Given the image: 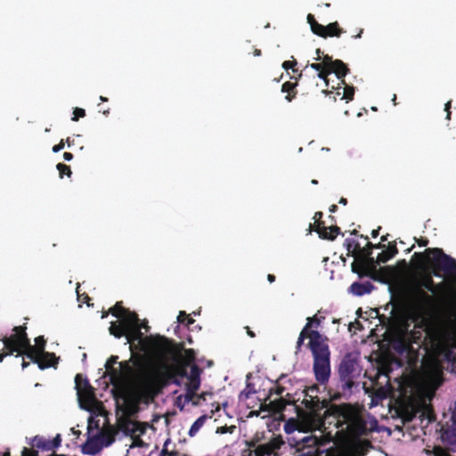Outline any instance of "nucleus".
Segmentation results:
<instances>
[{"instance_id":"1","label":"nucleus","mask_w":456,"mask_h":456,"mask_svg":"<svg viewBox=\"0 0 456 456\" xmlns=\"http://www.w3.org/2000/svg\"><path fill=\"white\" fill-rule=\"evenodd\" d=\"M408 305L418 323L410 332L399 331L393 346L411 366L420 360L421 369L403 377L398 388L411 403L419 401L412 419L419 414L428 424L433 415L428 402L442 383L443 362L456 359V314L429 320L435 300L422 288L411 291Z\"/></svg>"},{"instance_id":"2","label":"nucleus","mask_w":456,"mask_h":456,"mask_svg":"<svg viewBox=\"0 0 456 456\" xmlns=\"http://www.w3.org/2000/svg\"><path fill=\"white\" fill-rule=\"evenodd\" d=\"M162 378L159 370H144L135 379H121L115 383V401L123 415L118 419L119 429L131 437L130 449L147 447L150 433L154 428L147 422L130 419L140 410V404L148 405L160 392Z\"/></svg>"},{"instance_id":"3","label":"nucleus","mask_w":456,"mask_h":456,"mask_svg":"<svg viewBox=\"0 0 456 456\" xmlns=\"http://www.w3.org/2000/svg\"><path fill=\"white\" fill-rule=\"evenodd\" d=\"M162 378L159 370H144L135 379H121L115 383V401L123 415L118 419L119 429L131 437L130 449L147 447L150 433L154 428L147 422L130 419L140 410V404L148 405L160 392Z\"/></svg>"},{"instance_id":"4","label":"nucleus","mask_w":456,"mask_h":456,"mask_svg":"<svg viewBox=\"0 0 456 456\" xmlns=\"http://www.w3.org/2000/svg\"><path fill=\"white\" fill-rule=\"evenodd\" d=\"M178 362L172 368L171 382L178 387L175 391V404L180 409L186 407L201 406L212 398L209 392L198 393L200 387V375L202 370L194 363L195 352L192 349H184L177 354Z\"/></svg>"},{"instance_id":"5","label":"nucleus","mask_w":456,"mask_h":456,"mask_svg":"<svg viewBox=\"0 0 456 456\" xmlns=\"http://www.w3.org/2000/svg\"><path fill=\"white\" fill-rule=\"evenodd\" d=\"M13 334L10 337H4L2 341L10 353L17 352V356L25 354L34 362L38 364L40 369L54 367L58 362L54 354L45 351V340L44 337L39 336L35 339L36 345L32 346L22 327H15Z\"/></svg>"},{"instance_id":"6","label":"nucleus","mask_w":456,"mask_h":456,"mask_svg":"<svg viewBox=\"0 0 456 456\" xmlns=\"http://www.w3.org/2000/svg\"><path fill=\"white\" fill-rule=\"evenodd\" d=\"M75 383L80 407L91 413L88 418L87 431L89 428L94 432H96V430H114L111 426L106 425L102 404L95 398L93 388L87 380L77 374Z\"/></svg>"},{"instance_id":"7","label":"nucleus","mask_w":456,"mask_h":456,"mask_svg":"<svg viewBox=\"0 0 456 456\" xmlns=\"http://www.w3.org/2000/svg\"><path fill=\"white\" fill-rule=\"evenodd\" d=\"M110 313L118 320L110 322V333L118 338L125 336L126 344H141L143 335L141 330L144 328L147 330V326L140 323L137 315L124 308L119 303L110 309Z\"/></svg>"},{"instance_id":"8","label":"nucleus","mask_w":456,"mask_h":456,"mask_svg":"<svg viewBox=\"0 0 456 456\" xmlns=\"http://www.w3.org/2000/svg\"><path fill=\"white\" fill-rule=\"evenodd\" d=\"M330 411L338 428L335 436L355 437L364 434L368 429L360 413L352 406H334Z\"/></svg>"},{"instance_id":"9","label":"nucleus","mask_w":456,"mask_h":456,"mask_svg":"<svg viewBox=\"0 0 456 456\" xmlns=\"http://www.w3.org/2000/svg\"><path fill=\"white\" fill-rule=\"evenodd\" d=\"M309 346L314 355V370L318 382L325 383L330 375V350L326 339L318 332L310 333Z\"/></svg>"},{"instance_id":"10","label":"nucleus","mask_w":456,"mask_h":456,"mask_svg":"<svg viewBox=\"0 0 456 456\" xmlns=\"http://www.w3.org/2000/svg\"><path fill=\"white\" fill-rule=\"evenodd\" d=\"M322 64L325 69H327V70H330V74L335 73L338 79L341 80V84L343 85V86H332L331 90H323L322 92L325 94L330 95L334 93L333 90H335L336 92L333 97L334 100L337 99V96H340V99H346L347 101L352 100L354 94V87L346 85L343 79L348 72V69L346 64L340 60L332 61L331 57L329 55H325L322 58Z\"/></svg>"},{"instance_id":"11","label":"nucleus","mask_w":456,"mask_h":456,"mask_svg":"<svg viewBox=\"0 0 456 456\" xmlns=\"http://www.w3.org/2000/svg\"><path fill=\"white\" fill-rule=\"evenodd\" d=\"M118 357L117 356H111L106 362L105 368L108 371L111 372V382L113 385V395L115 396V383L121 379H135L142 370H157L154 368L144 366L141 360H134L133 361V364H131L129 362H120V369L122 370L121 375L117 374V370L113 368V365L117 362Z\"/></svg>"},{"instance_id":"12","label":"nucleus","mask_w":456,"mask_h":456,"mask_svg":"<svg viewBox=\"0 0 456 456\" xmlns=\"http://www.w3.org/2000/svg\"><path fill=\"white\" fill-rule=\"evenodd\" d=\"M87 441L82 446V452L85 454L94 455L98 453L103 447L110 445L114 442V430H96L87 431Z\"/></svg>"},{"instance_id":"13","label":"nucleus","mask_w":456,"mask_h":456,"mask_svg":"<svg viewBox=\"0 0 456 456\" xmlns=\"http://www.w3.org/2000/svg\"><path fill=\"white\" fill-rule=\"evenodd\" d=\"M324 426L322 419L313 412L303 413L299 415L297 420L290 419L284 425V431L291 434L296 430L299 432H308L313 430H321Z\"/></svg>"},{"instance_id":"14","label":"nucleus","mask_w":456,"mask_h":456,"mask_svg":"<svg viewBox=\"0 0 456 456\" xmlns=\"http://www.w3.org/2000/svg\"><path fill=\"white\" fill-rule=\"evenodd\" d=\"M427 257L434 268L439 269L446 274L456 272V261L439 248L428 249Z\"/></svg>"},{"instance_id":"15","label":"nucleus","mask_w":456,"mask_h":456,"mask_svg":"<svg viewBox=\"0 0 456 456\" xmlns=\"http://www.w3.org/2000/svg\"><path fill=\"white\" fill-rule=\"evenodd\" d=\"M339 376L344 389H350L354 384V379L359 375L357 362L350 356L343 358L338 369Z\"/></svg>"},{"instance_id":"16","label":"nucleus","mask_w":456,"mask_h":456,"mask_svg":"<svg viewBox=\"0 0 456 456\" xmlns=\"http://www.w3.org/2000/svg\"><path fill=\"white\" fill-rule=\"evenodd\" d=\"M333 439V436L329 432L325 438L316 436H306L297 443L298 451H302L305 456H316L319 453V446L324 445L327 442Z\"/></svg>"},{"instance_id":"17","label":"nucleus","mask_w":456,"mask_h":456,"mask_svg":"<svg viewBox=\"0 0 456 456\" xmlns=\"http://www.w3.org/2000/svg\"><path fill=\"white\" fill-rule=\"evenodd\" d=\"M283 441L280 437H274L266 444L257 445L254 452L256 456H269L276 454V452L281 448Z\"/></svg>"},{"instance_id":"18","label":"nucleus","mask_w":456,"mask_h":456,"mask_svg":"<svg viewBox=\"0 0 456 456\" xmlns=\"http://www.w3.org/2000/svg\"><path fill=\"white\" fill-rule=\"evenodd\" d=\"M444 445L451 451L456 452V423L444 430L441 436Z\"/></svg>"},{"instance_id":"19","label":"nucleus","mask_w":456,"mask_h":456,"mask_svg":"<svg viewBox=\"0 0 456 456\" xmlns=\"http://www.w3.org/2000/svg\"><path fill=\"white\" fill-rule=\"evenodd\" d=\"M373 289V286L370 282L367 281L364 283L361 282H354L350 288L349 291L355 296H362L364 294L370 293Z\"/></svg>"},{"instance_id":"20","label":"nucleus","mask_w":456,"mask_h":456,"mask_svg":"<svg viewBox=\"0 0 456 456\" xmlns=\"http://www.w3.org/2000/svg\"><path fill=\"white\" fill-rule=\"evenodd\" d=\"M212 418L211 415H208V414H204V415H201L200 418H198L193 423L192 425L191 426L190 429H189V432H188V435L191 436V437H193L195 436L199 432L200 430L204 427V425L208 421L210 420Z\"/></svg>"},{"instance_id":"21","label":"nucleus","mask_w":456,"mask_h":456,"mask_svg":"<svg viewBox=\"0 0 456 456\" xmlns=\"http://www.w3.org/2000/svg\"><path fill=\"white\" fill-rule=\"evenodd\" d=\"M390 390L388 387H379L376 390L372 395L370 406L374 407L381 403L382 400L387 399L389 396Z\"/></svg>"},{"instance_id":"22","label":"nucleus","mask_w":456,"mask_h":456,"mask_svg":"<svg viewBox=\"0 0 456 456\" xmlns=\"http://www.w3.org/2000/svg\"><path fill=\"white\" fill-rule=\"evenodd\" d=\"M338 230L339 228L337 226L327 228L318 225L316 228V232L319 233L320 237L330 240H333L338 235Z\"/></svg>"},{"instance_id":"23","label":"nucleus","mask_w":456,"mask_h":456,"mask_svg":"<svg viewBox=\"0 0 456 456\" xmlns=\"http://www.w3.org/2000/svg\"><path fill=\"white\" fill-rule=\"evenodd\" d=\"M308 67L318 71V77L324 81L325 86L328 87L329 86L328 76L330 74V70H327V69H325L322 63H312L310 65H307L305 67V69Z\"/></svg>"},{"instance_id":"24","label":"nucleus","mask_w":456,"mask_h":456,"mask_svg":"<svg viewBox=\"0 0 456 456\" xmlns=\"http://www.w3.org/2000/svg\"><path fill=\"white\" fill-rule=\"evenodd\" d=\"M307 21H308V23L310 24V26H311V29H312V31H313L314 34H316V35H318V36H324V35H325V33H324V26H322V25L319 24V23L315 20V19H314V15H312V14H308V15H307Z\"/></svg>"},{"instance_id":"25","label":"nucleus","mask_w":456,"mask_h":456,"mask_svg":"<svg viewBox=\"0 0 456 456\" xmlns=\"http://www.w3.org/2000/svg\"><path fill=\"white\" fill-rule=\"evenodd\" d=\"M324 33L325 35L322 36L323 37L327 36L339 37L342 30L338 28V22H333L329 24L327 27H324Z\"/></svg>"},{"instance_id":"26","label":"nucleus","mask_w":456,"mask_h":456,"mask_svg":"<svg viewBox=\"0 0 456 456\" xmlns=\"http://www.w3.org/2000/svg\"><path fill=\"white\" fill-rule=\"evenodd\" d=\"M321 322H322V318L318 317V315L315 314L313 317H308L307 318V323L305 324V326L304 328H305V330L309 331L310 328H312V327H318L320 325Z\"/></svg>"},{"instance_id":"27","label":"nucleus","mask_w":456,"mask_h":456,"mask_svg":"<svg viewBox=\"0 0 456 456\" xmlns=\"http://www.w3.org/2000/svg\"><path fill=\"white\" fill-rule=\"evenodd\" d=\"M177 322L182 324H185L186 326H189L190 324L194 322V320L191 317H189L185 312H180L179 315L177 316Z\"/></svg>"},{"instance_id":"28","label":"nucleus","mask_w":456,"mask_h":456,"mask_svg":"<svg viewBox=\"0 0 456 456\" xmlns=\"http://www.w3.org/2000/svg\"><path fill=\"white\" fill-rule=\"evenodd\" d=\"M397 250L396 248H393L390 250L389 253L387 252H382L381 254H379V256H378V259L380 261V262H386L387 261L390 257L394 256L395 254H396Z\"/></svg>"},{"instance_id":"29","label":"nucleus","mask_w":456,"mask_h":456,"mask_svg":"<svg viewBox=\"0 0 456 456\" xmlns=\"http://www.w3.org/2000/svg\"><path fill=\"white\" fill-rule=\"evenodd\" d=\"M57 169L60 172L61 177H62L63 174H66L68 176H70V175H71V170H70L69 167L65 164L59 163L57 165Z\"/></svg>"},{"instance_id":"30","label":"nucleus","mask_w":456,"mask_h":456,"mask_svg":"<svg viewBox=\"0 0 456 456\" xmlns=\"http://www.w3.org/2000/svg\"><path fill=\"white\" fill-rule=\"evenodd\" d=\"M313 330H311V331L305 330V328L302 330V331L298 337L297 342V348H299L301 346V345L303 344V342L306 337H308L310 338V333Z\"/></svg>"},{"instance_id":"31","label":"nucleus","mask_w":456,"mask_h":456,"mask_svg":"<svg viewBox=\"0 0 456 456\" xmlns=\"http://www.w3.org/2000/svg\"><path fill=\"white\" fill-rule=\"evenodd\" d=\"M422 286L431 292H435L433 280L428 277L422 281Z\"/></svg>"},{"instance_id":"32","label":"nucleus","mask_w":456,"mask_h":456,"mask_svg":"<svg viewBox=\"0 0 456 456\" xmlns=\"http://www.w3.org/2000/svg\"><path fill=\"white\" fill-rule=\"evenodd\" d=\"M73 114H74V117L72 118V120H73V121H77V120L78 119V118H83V117H85V115H86V111H85V110H83V109L76 108V109L74 110Z\"/></svg>"},{"instance_id":"33","label":"nucleus","mask_w":456,"mask_h":456,"mask_svg":"<svg viewBox=\"0 0 456 456\" xmlns=\"http://www.w3.org/2000/svg\"><path fill=\"white\" fill-rule=\"evenodd\" d=\"M295 85L290 82H286L282 85V92L289 94L294 89Z\"/></svg>"},{"instance_id":"34","label":"nucleus","mask_w":456,"mask_h":456,"mask_svg":"<svg viewBox=\"0 0 456 456\" xmlns=\"http://www.w3.org/2000/svg\"><path fill=\"white\" fill-rule=\"evenodd\" d=\"M4 456H9V452L4 453ZM22 456H37V453L36 452L24 448L22 452Z\"/></svg>"},{"instance_id":"35","label":"nucleus","mask_w":456,"mask_h":456,"mask_svg":"<svg viewBox=\"0 0 456 456\" xmlns=\"http://www.w3.org/2000/svg\"><path fill=\"white\" fill-rule=\"evenodd\" d=\"M63 148H64V141H63V140H61V141L60 142V143H59V144L54 145V146L53 147V152H58V151H60L61 150H62Z\"/></svg>"},{"instance_id":"36","label":"nucleus","mask_w":456,"mask_h":456,"mask_svg":"<svg viewBox=\"0 0 456 456\" xmlns=\"http://www.w3.org/2000/svg\"><path fill=\"white\" fill-rule=\"evenodd\" d=\"M159 456H180L176 452H167L166 451H162Z\"/></svg>"},{"instance_id":"37","label":"nucleus","mask_w":456,"mask_h":456,"mask_svg":"<svg viewBox=\"0 0 456 456\" xmlns=\"http://www.w3.org/2000/svg\"><path fill=\"white\" fill-rule=\"evenodd\" d=\"M294 64H295V62H293V61H286L283 62L282 67L285 69H289L292 68L294 66Z\"/></svg>"},{"instance_id":"38","label":"nucleus","mask_w":456,"mask_h":456,"mask_svg":"<svg viewBox=\"0 0 456 456\" xmlns=\"http://www.w3.org/2000/svg\"><path fill=\"white\" fill-rule=\"evenodd\" d=\"M450 107H451V102L449 101V102L445 104V110L447 111V116H446V118H447V119H450V118H451V112L449 111Z\"/></svg>"},{"instance_id":"39","label":"nucleus","mask_w":456,"mask_h":456,"mask_svg":"<svg viewBox=\"0 0 456 456\" xmlns=\"http://www.w3.org/2000/svg\"><path fill=\"white\" fill-rule=\"evenodd\" d=\"M63 158L66 161H70L73 159V155L69 152H65Z\"/></svg>"},{"instance_id":"40","label":"nucleus","mask_w":456,"mask_h":456,"mask_svg":"<svg viewBox=\"0 0 456 456\" xmlns=\"http://www.w3.org/2000/svg\"><path fill=\"white\" fill-rule=\"evenodd\" d=\"M452 419L453 420V423H456V402L454 403V407H453V410H452Z\"/></svg>"},{"instance_id":"41","label":"nucleus","mask_w":456,"mask_h":456,"mask_svg":"<svg viewBox=\"0 0 456 456\" xmlns=\"http://www.w3.org/2000/svg\"><path fill=\"white\" fill-rule=\"evenodd\" d=\"M315 53H316V56L314 57V60H316V61H320V60H322V56H321V50H320V49H317V50H316V52H315Z\"/></svg>"},{"instance_id":"42","label":"nucleus","mask_w":456,"mask_h":456,"mask_svg":"<svg viewBox=\"0 0 456 456\" xmlns=\"http://www.w3.org/2000/svg\"><path fill=\"white\" fill-rule=\"evenodd\" d=\"M77 293H78V291L77 290ZM77 299L78 301L80 302H86V300L88 299V297L87 296H85L84 298L82 299L81 296L79 294H77Z\"/></svg>"},{"instance_id":"43","label":"nucleus","mask_w":456,"mask_h":456,"mask_svg":"<svg viewBox=\"0 0 456 456\" xmlns=\"http://www.w3.org/2000/svg\"><path fill=\"white\" fill-rule=\"evenodd\" d=\"M9 352H11V350L9 349ZM12 353H8V354H12ZM7 355L6 353H1L0 354V362H3L4 358Z\"/></svg>"},{"instance_id":"44","label":"nucleus","mask_w":456,"mask_h":456,"mask_svg":"<svg viewBox=\"0 0 456 456\" xmlns=\"http://www.w3.org/2000/svg\"><path fill=\"white\" fill-rule=\"evenodd\" d=\"M322 214L321 212L315 213V215H314L315 221L317 222L322 217Z\"/></svg>"},{"instance_id":"45","label":"nucleus","mask_w":456,"mask_h":456,"mask_svg":"<svg viewBox=\"0 0 456 456\" xmlns=\"http://www.w3.org/2000/svg\"><path fill=\"white\" fill-rule=\"evenodd\" d=\"M268 281H269L270 282H273V281H274V275H273V274H269V275H268Z\"/></svg>"},{"instance_id":"46","label":"nucleus","mask_w":456,"mask_h":456,"mask_svg":"<svg viewBox=\"0 0 456 456\" xmlns=\"http://www.w3.org/2000/svg\"><path fill=\"white\" fill-rule=\"evenodd\" d=\"M362 34V29L360 30V32L354 37L355 38H360Z\"/></svg>"},{"instance_id":"47","label":"nucleus","mask_w":456,"mask_h":456,"mask_svg":"<svg viewBox=\"0 0 456 456\" xmlns=\"http://www.w3.org/2000/svg\"><path fill=\"white\" fill-rule=\"evenodd\" d=\"M337 208V206L336 205H332L330 208V212H334Z\"/></svg>"},{"instance_id":"48","label":"nucleus","mask_w":456,"mask_h":456,"mask_svg":"<svg viewBox=\"0 0 456 456\" xmlns=\"http://www.w3.org/2000/svg\"><path fill=\"white\" fill-rule=\"evenodd\" d=\"M378 234H379V231H378V230H374V231L372 232V236H373V237L378 236Z\"/></svg>"},{"instance_id":"49","label":"nucleus","mask_w":456,"mask_h":456,"mask_svg":"<svg viewBox=\"0 0 456 456\" xmlns=\"http://www.w3.org/2000/svg\"><path fill=\"white\" fill-rule=\"evenodd\" d=\"M28 365V363L23 360L22 368L25 369Z\"/></svg>"},{"instance_id":"50","label":"nucleus","mask_w":456,"mask_h":456,"mask_svg":"<svg viewBox=\"0 0 456 456\" xmlns=\"http://www.w3.org/2000/svg\"><path fill=\"white\" fill-rule=\"evenodd\" d=\"M100 100L102 102H107L108 101V99L106 97H104V96H100Z\"/></svg>"},{"instance_id":"51","label":"nucleus","mask_w":456,"mask_h":456,"mask_svg":"<svg viewBox=\"0 0 456 456\" xmlns=\"http://www.w3.org/2000/svg\"><path fill=\"white\" fill-rule=\"evenodd\" d=\"M260 54H261L260 50H256V51H255V55H256V56H259Z\"/></svg>"},{"instance_id":"52","label":"nucleus","mask_w":456,"mask_h":456,"mask_svg":"<svg viewBox=\"0 0 456 456\" xmlns=\"http://www.w3.org/2000/svg\"><path fill=\"white\" fill-rule=\"evenodd\" d=\"M341 204H346V200L342 198L339 201Z\"/></svg>"},{"instance_id":"53","label":"nucleus","mask_w":456,"mask_h":456,"mask_svg":"<svg viewBox=\"0 0 456 456\" xmlns=\"http://www.w3.org/2000/svg\"><path fill=\"white\" fill-rule=\"evenodd\" d=\"M392 101H393L394 104L395 105L396 104V102H395L396 95L395 94H394Z\"/></svg>"},{"instance_id":"54","label":"nucleus","mask_w":456,"mask_h":456,"mask_svg":"<svg viewBox=\"0 0 456 456\" xmlns=\"http://www.w3.org/2000/svg\"><path fill=\"white\" fill-rule=\"evenodd\" d=\"M286 99H287L289 102H290L292 98H291V96H290L289 94H288V95L286 96Z\"/></svg>"},{"instance_id":"55","label":"nucleus","mask_w":456,"mask_h":456,"mask_svg":"<svg viewBox=\"0 0 456 456\" xmlns=\"http://www.w3.org/2000/svg\"><path fill=\"white\" fill-rule=\"evenodd\" d=\"M421 246H426L427 245V241H421Z\"/></svg>"},{"instance_id":"56","label":"nucleus","mask_w":456,"mask_h":456,"mask_svg":"<svg viewBox=\"0 0 456 456\" xmlns=\"http://www.w3.org/2000/svg\"><path fill=\"white\" fill-rule=\"evenodd\" d=\"M421 246H426L427 245V241H421Z\"/></svg>"},{"instance_id":"57","label":"nucleus","mask_w":456,"mask_h":456,"mask_svg":"<svg viewBox=\"0 0 456 456\" xmlns=\"http://www.w3.org/2000/svg\"><path fill=\"white\" fill-rule=\"evenodd\" d=\"M312 183L316 184L317 181L314 179V180H312Z\"/></svg>"},{"instance_id":"58","label":"nucleus","mask_w":456,"mask_h":456,"mask_svg":"<svg viewBox=\"0 0 456 456\" xmlns=\"http://www.w3.org/2000/svg\"><path fill=\"white\" fill-rule=\"evenodd\" d=\"M322 151H329V149L328 148H322Z\"/></svg>"},{"instance_id":"59","label":"nucleus","mask_w":456,"mask_h":456,"mask_svg":"<svg viewBox=\"0 0 456 456\" xmlns=\"http://www.w3.org/2000/svg\"><path fill=\"white\" fill-rule=\"evenodd\" d=\"M109 113V110H106L103 112L104 115H107Z\"/></svg>"},{"instance_id":"60","label":"nucleus","mask_w":456,"mask_h":456,"mask_svg":"<svg viewBox=\"0 0 456 456\" xmlns=\"http://www.w3.org/2000/svg\"><path fill=\"white\" fill-rule=\"evenodd\" d=\"M72 431H73L74 434L77 433V431H75V428H72Z\"/></svg>"},{"instance_id":"61","label":"nucleus","mask_w":456,"mask_h":456,"mask_svg":"<svg viewBox=\"0 0 456 456\" xmlns=\"http://www.w3.org/2000/svg\"><path fill=\"white\" fill-rule=\"evenodd\" d=\"M248 334L251 336V337H254V334L252 332H248Z\"/></svg>"}]
</instances>
